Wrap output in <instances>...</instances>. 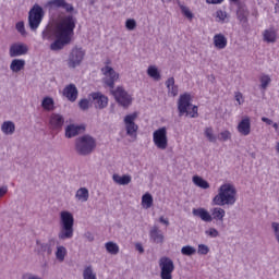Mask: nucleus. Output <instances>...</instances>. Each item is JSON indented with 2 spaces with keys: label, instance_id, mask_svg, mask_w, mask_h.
I'll use <instances>...</instances> for the list:
<instances>
[{
  "label": "nucleus",
  "instance_id": "nucleus-4",
  "mask_svg": "<svg viewBox=\"0 0 279 279\" xmlns=\"http://www.w3.org/2000/svg\"><path fill=\"white\" fill-rule=\"evenodd\" d=\"M97 147V140L92 135L85 134L75 140V151L78 156H90Z\"/></svg>",
  "mask_w": 279,
  "mask_h": 279
},
{
  "label": "nucleus",
  "instance_id": "nucleus-6",
  "mask_svg": "<svg viewBox=\"0 0 279 279\" xmlns=\"http://www.w3.org/2000/svg\"><path fill=\"white\" fill-rule=\"evenodd\" d=\"M45 19V10L39 4H34L28 13V25L33 32H36Z\"/></svg>",
  "mask_w": 279,
  "mask_h": 279
},
{
  "label": "nucleus",
  "instance_id": "nucleus-53",
  "mask_svg": "<svg viewBox=\"0 0 279 279\" xmlns=\"http://www.w3.org/2000/svg\"><path fill=\"white\" fill-rule=\"evenodd\" d=\"M262 121L264 123H266L267 125H274V120L269 119V118H266V117H263L262 118Z\"/></svg>",
  "mask_w": 279,
  "mask_h": 279
},
{
  "label": "nucleus",
  "instance_id": "nucleus-54",
  "mask_svg": "<svg viewBox=\"0 0 279 279\" xmlns=\"http://www.w3.org/2000/svg\"><path fill=\"white\" fill-rule=\"evenodd\" d=\"M207 3L209 4H214V5H217L219 3H223V0H206Z\"/></svg>",
  "mask_w": 279,
  "mask_h": 279
},
{
  "label": "nucleus",
  "instance_id": "nucleus-15",
  "mask_svg": "<svg viewBox=\"0 0 279 279\" xmlns=\"http://www.w3.org/2000/svg\"><path fill=\"white\" fill-rule=\"evenodd\" d=\"M51 243H54L53 239L49 240V243H43L40 240L36 241V248L35 252L39 256H44L45 252L47 253L48 256H51L53 250L51 248Z\"/></svg>",
  "mask_w": 279,
  "mask_h": 279
},
{
  "label": "nucleus",
  "instance_id": "nucleus-19",
  "mask_svg": "<svg viewBox=\"0 0 279 279\" xmlns=\"http://www.w3.org/2000/svg\"><path fill=\"white\" fill-rule=\"evenodd\" d=\"M84 130H86L84 125L69 124L65 128V138H75V136H80L81 132H84Z\"/></svg>",
  "mask_w": 279,
  "mask_h": 279
},
{
  "label": "nucleus",
  "instance_id": "nucleus-47",
  "mask_svg": "<svg viewBox=\"0 0 279 279\" xmlns=\"http://www.w3.org/2000/svg\"><path fill=\"white\" fill-rule=\"evenodd\" d=\"M125 27L126 29H129L130 32L136 29V21L134 19H129L125 22Z\"/></svg>",
  "mask_w": 279,
  "mask_h": 279
},
{
  "label": "nucleus",
  "instance_id": "nucleus-59",
  "mask_svg": "<svg viewBox=\"0 0 279 279\" xmlns=\"http://www.w3.org/2000/svg\"><path fill=\"white\" fill-rule=\"evenodd\" d=\"M147 71H158V68H156L155 65H150L148 66Z\"/></svg>",
  "mask_w": 279,
  "mask_h": 279
},
{
  "label": "nucleus",
  "instance_id": "nucleus-57",
  "mask_svg": "<svg viewBox=\"0 0 279 279\" xmlns=\"http://www.w3.org/2000/svg\"><path fill=\"white\" fill-rule=\"evenodd\" d=\"M272 128L275 129V131L277 132V134H279V125H278V123H274L272 122Z\"/></svg>",
  "mask_w": 279,
  "mask_h": 279
},
{
  "label": "nucleus",
  "instance_id": "nucleus-29",
  "mask_svg": "<svg viewBox=\"0 0 279 279\" xmlns=\"http://www.w3.org/2000/svg\"><path fill=\"white\" fill-rule=\"evenodd\" d=\"M193 183L199 189H204V190L210 189V183H208V181L204 180V178L199 175L193 177Z\"/></svg>",
  "mask_w": 279,
  "mask_h": 279
},
{
  "label": "nucleus",
  "instance_id": "nucleus-14",
  "mask_svg": "<svg viewBox=\"0 0 279 279\" xmlns=\"http://www.w3.org/2000/svg\"><path fill=\"white\" fill-rule=\"evenodd\" d=\"M238 132L242 136H250L252 133V120L245 116L238 124Z\"/></svg>",
  "mask_w": 279,
  "mask_h": 279
},
{
  "label": "nucleus",
  "instance_id": "nucleus-46",
  "mask_svg": "<svg viewBox=\"0 0 279 279\" xmlns=\"http://www.w3.org/2000/svg\"><path fill=\"white\" fill-rule=\"evenodd\" d=\"M210 252V248L206 244H199L197 253L201 254V256H206Z\"/></svg>",
  "mask_w": 279,
  "mask_h": 279
},
{
  "label": "nucleus",
  "instance_id": "nucleus-60",
  "mask_svg": "<svg viewBox=\"0 0 279 279\" xmlns=\"http://www.w3.org/2000/svg\"><path fill=\"white\" fill-rule=\"evenodd\" d=\"M209 82H215V75L208 76Z\"/></svg>",
  "mask_w": 279,
  "mask_h": 279
},
{
  "label": "nucleus",
  "instance_id": "nucleus-31",
  "mask_svg": "<svg viewBox=\"0 0 279 279\" xmlns=\"http://www.w3.org/2000/svg\"><path fill=\"white\" fill-rule=\"evenodd\" d=\"M166 86L173 97L178 95V86H175V78L169 77L166 81Z\"/></svg>",
  "mask_w": 279,
  "mask_h": 279
},
{
  "label": "nucleus",
  "instance_id": "nucleus-32",
  "mask_svg": "<svg viewBox=\"0 0 279 279\" xmlns=\"http://www.w3.org/2000/svg\"><path fill=\"white\" fill-rule=\"evenodd\" d=\"M11 71H23L25 69V60L15 59L11 62Z\"/></svg>",
  "mask_w": 279,
  "mask_h": 279
},
{
  "label": "nucleus",
  "instance_id": "nucleus-17",
  "mask_svg": "<svg viewBox=\"0 0 279 279\" xmlns=\"http://www.w3.org/2000/svg\"><path fill=\"white\" fill-rule=\"evenodd\" d=\"M104 75H105L102 78L104 84H106V86H108L109 88H111V90H113L114 82L119 81V73H117V71H105Z\"/></svg>",
  "mask_w": 279,
  "mask_h": 279
},
{
  "label": "nucleus",
  "instance_id": "nucleus-27",
  "mask_svg": "<svg viewBox=\"0 0 279 279\" xmlns=\"http://www.w3.org/2000/svg\"><path fill=\"white\" fill-rule=\"evenodd\" d=\"M41 108H44V110H47L48 112H51V110H54L56 102L53 101V98L45 97L41 101Z\"/></svg>",
  "mask_w": 279,
  "mask_h": 279
},
{
  "label": "nucleus",
  "instance_id": "nucleus-62",
  "mask_svg": "<svg viewBox=\"0 0 279 279\" xmlns=\"http://www.w3.org/2000/svg\"><path fill=\"white\" fill-rule=\"evenodd\" d=\"M276 150H277V153L279 154V142H278L277 145H276Z\"/></svg>",
  "mask_w": 279,
  "mask_h": 279
},
{
  "label": "nucleus",
  "instance_id": "nucleus-12",
  "mask_svg": "<svg viewBox=\"0 0 279 279\" xmlns=\"http://www.w3.org/2000/svg\"><path fill=\"white\" fill-rule=\"evenodd\" d=\"M89 97H92L93 104L98 110H104V108L108 107V98L101 92L92 93Z\"/></svg>",
  "mask_w": 279,
  "mask_h": 279
},
{
  "label": "nucleus",
  "instance_id": "nucleus-1",
  "mask_svg": "<svg viewBox=\"0 0 279 279\" xmlns=\"http://www.w3.org/2000/svg\"><path fill=\"white\" fill-rule=\"evenodd\" d=\"M77 25V19L73 15H65L59 20L56 24L54 29L51 26H47L43 33V40H53V37L57 39L50 45L51 51H60L64 49L66 45H71L73 36H75V27Z\"/></svg>",
  "mask_w": 279,
  "mask_h": 279
},
{
  "label": "nucleus",
  "instance_id": "nucleus-11",
  "mask_svg": "<svg viewBox=\"0 0 279 279\" xmlns=\"http://www.w3.org/2000/svg\"><path fill=\"white\" fill-rule=\"evenodd\" d=\"M84 56H86V52L82 48H73L68 60L69 66L71 69H75V66H80L82 64V60H84Z\"/></svg>",
  "mask_w": 279,
  "mask_h": 279
},
{
  "label": "nucleus",
  "instance_id": "nucleus-5",
  "mask_svg": "<svg viewBox=\"0 0 279 279\" xmlns=\"http://www.w3.org/2000/svg\"><path fill=\"white\" fill-rule=\"evenodd\" d=\"M191 106H193L191 104V94L185 93L181 95L178 101L179 117H184V114L189 117L190 114L192 119H197V117H199V113L197 112V106H193L192 111H189Z\"/></svg>",
  "mask_w": 279,
  "mask_h": 279
},
{
  "label": "nucleus",
  "instance_id": "nucleus-44",
  "mask_svg": "<svg viewBox=\"0 0 279 279\" xmlns=\"http://www.w3.org/2000/svg\"><path fill=\"white\" fill-rule=\"evenodd\" d=\"M15 28L22 36H27V32L25 31L24 22H17L15 25Z\"/></svg>",
  "mask_w": 279,
  "mask_h": 279
},
{
  "label": "nucleus",
  "instance_id": "nucleus-13",
  "mask_svg": "<svg viewBox=\"0 0 279 279\" xmlns=\"http://www.w3.org/2000/svg\"><path fill=\"white\" fill-rule=\"evenodd\" d=\"M29 51V47L23 43H15L11 45L9 53L11 58H17L19 56H25Z\"/></svg>",
  "mask_w": 279,
  "mask_h": 279
},
{
  "label": "nucleus",
  "instance_id": "nucleus-37",
  "mask_svg": "<svg viewBox=\"0 0 279 279\" xmlns=\"http://www.w3.org/2000/svg\"><path fill=\"white\" fill-rule=\"evenodd\" d=\"M181 254L183 256H194V254H197V250L194 246L185 245L181 248Z\"/></svg>",
  "mask_w": 279,
  "mask_h": 279
},
{
  "label": "nucleus",
  "instance_id": "nucleus-33",
  "mask_svg": "<svg viewBox=\"0 0 279 279\" xmlns=\"http://www.w3.org/2000/svg\"><path fill=\"white\" fill-rule=\"evenodd\" d=\"M278 38V35L276 34V31L274 29H266L264 32V40L266 43H274Z\"/></svg>",
  "mask_w": 279,
  "mask_h": 279
},
{
  "label": "nucleus",
  "instance_id": "nucleus-8",
  "mask_svg": "<svg viewBox=\"0 0 279 279\" xmlns=\"http://www.w3.org/2000/svg\"><path fill=\"white\" fill-rule=\"evenodd\" d=\"M110 93L122 108H130L132 106V96L123 87L119 86L116 89H111Z\"/></svg>",
  "mask_w": 279,
  "mask_h": 279
},
{
  "label": "nucleus",
  "instance_id": "nucleus-52",
  "mask_svg": "<svg viewBox=\"0 0 279 279\" xmlns=\"http://www.w3.org/2000/svg\"><path fill=\"white\" fill-rule=\"evenodd\" d=\"M85 239H87V241H89L92 243V241H95V236L93 235V233L90 232H86L84 234Z\"/></svg>",
  "mask_w": 279,
  "mask_h": 279
},
{
  "label": "nucleus",
  "instance_id": "nucleus-61",
  "mask_svg": "<svg viewBox=\"0 0 279 279\" xmlns=\"http://www.w3.org/2000/svg\"><path fill=\"white\" fill-rule=\"evenodd\" d=\"M105 70L106 71H113L112 68H110V66H106Z\"/></svg>",
  "mask_w": 279,
  "mask_h": 279
},
{
  "label": "nucleus",
  "instance_id": "nucleus-45",
  "mask_svg": "<svg viewBox=\"0 0 279 279\" xmlns=\"http://www.w3.org/2000/svg\"><path fill=\"white\" fill-rule=\"evenodd\" d=\"M219 141H230V138H232V133H230V131L226 130V131H222L220 132L219 134Z\"/></svg>",
  "mask_w": 279,
  "mask_h": 279
},
{
  "label": "nucleus",
  "instance_id": "nucleus-16",
  "mask_svg": "<svg viewBox=\"0 0 279 279\" xmlns=\"http://www.w3.org/2000/svg\"><path fill=\"white\" fill-rule=\"evenodd\" d=\"M51 130L60 131L64 126V116L60 113H51L49 119Z\"/></svg>",
  "mask_w": 279,
  "mask_h": 279
},
{
  "label": "nucleus",
  "instance_id": "nucleus-38",
  "mask_svg": "<svg viewBox=\"0 0 279 279\" xmlns=\"http://www.w3.org/2000/svg\"><path fill=\"white\" fill-rule=\"evenodd\" d=\"M83 279H97V275L93 271V266H87L83 270Z\"/></svg>",
  "mask_w": 279,
  "mask_h": 279
},
{
  "label": "nucleus",
  "instance_id": "nucleus-40",
  "mask_svg": "<svg viewBox=\"0 0 279 279\" xmlns=\"http://www.w3.org/2000/svg\"><path fill=\"white\" fill-rule=\"evenodd\" d=\"M180 10L187 21H193L194 15L193 12H191V9H189V7L180 5Z\"/></svg>",
  "mask_w": 279,
  "mask_h": 279
},
{
  "label": "nucleus",
  "instance_id": "nucleus-58",
  "mask_svg": "<svg viewBox=\"0 0 279 279\" xmlns=\"http://www.w3.org/2000/svg\"><path fill=\"white\" fill-rule=\"evenodd\" d=\"M275 12L279 13V0H277V3L275 4Z\"/></svg>",
  "mask_w": 279,
  "mask_h": 279
},
{
  "label": "nucleus",
  "instance_id": "nucleus-3",
  "mask_svg": "<svg viewBox=\"0 0 279 279\" xmlns=\"http://www.w3.org/2000/svg\"><path fill=\"white\" fill-rule=\"evenodd\" d=\"M213 202L216 206H234L236 204V189L232 184H222Z\"/></svg>",
  "mask_w": 279,
  "mask_h": 279
},
{
  "label": "nucleus",
  "instance_id": "nucleus-9",
  "mask_svg": "<svg viewBox=\"0 0 279 279\" xmlns=\"http://www.w3.org/2000/svg\"><path fill=\"white\" fill-rule=\"evenodd\" d=\"M159 267L161 269L160 278L161 279H173V270L175 269V265L172 259L169 257H161L159 259Z\"/></svg>",
  "mask_w": 279,
  "mask_h": 279
},
{
  "label": "nucleus",
  "instance_id": "nucleus-49",
  "mask_svg": "<svg viewBox=\"0 0 279 279\" xmlns=\"http://www.w3.org/2000/svg\"><path fill=\"white\" fill-rule=\"evenodd\" d=\"M205 234L211 236V239H217V236H219V231H217L215 228H210L209 230L205 231Z\"/></svg>",
  "mask_w": 279,
  "mask_h": 279
},
{
  "label": "nucleus",
  "instance_id": "nucleus-7",
  "mask_svg": "<svg viewBox=\"0 0 279 279\" xmlns=\"http://www.w3.org/2000/svg\"><path fill=\"white\" fill-rule=\"evenodd\" d=\"M153 142L157 149L165 151L169 147V137L167 136V128L162 126L154 131Z\"/></svg>",
  "mask_w": 279,
  "mask_h": 279
},
{
  "label": "nucleus",
  "instance_id": "nucleus-63",
  "mask_svg": "<svg viewBox=\"0 0 279 279\" xmlns=\"http://www.w3.org/2000/svg\"><path fill=\"white\" fill-rule=\"evenodd\" d=\"M232 3H239L241 0H230Z\"/></svg>",
  "mask_w": 279,
  "mask_h": 279
},
{
  "label": "nucleus",
  "instance_id": "nucleus-2",
  "mask_svg": "<svg viewBox=\"0 0 279 279\" xmlns=\"http://www.w3.org/2000/svg\"><path fill=\"white\" fill-rule=\"evenodd\" d=\"M59 226V241L73 239V233L75 232V229L73 228L75 226V218H73V214L71 211L63 210L60 213Z\"/></svg>",
  "mask_w": 279,
  "mask_h": 279
},
{
  "label": "nucleus",
  "instance_id": "nucleus-30",
  "mask_svg": "<svg viewBox=\"0 0 279 279\" xmlns=\"http://www.w3.org/2000/svg\"><path fill=\"white\" fill-rule=\"evenodd\" d=\"M142 206L143 208L149 209L154 206V196L151 194L146 193L142 196Z\"/></svg>",
  "mask_w": 279,
  "mask_h": 279
},
{
  "label": "nucleus",
  "instance_id": "nucleus-22",
  "mask_svg": "<svg viewBox=\"0 0 279 279\" xmlns=\"http://www.w3.org/2000/svg\"><path fill=\"white\" fill-rule=\"evenodd\" d=\"M149 235H150L153 243H157V244L165 243V235L162 234L160 229H158V227L154 226L150 229Z\"/></svg>",
  "mask_w": 279,
  "mask_h": 279
},
{
  "label": "nucleus",
  "instance_id": "nucleus-50",
  "mask_svg": "<svg viewBox=\"0 0 279 279\" xmlns=\"http://www.w3.org/2000/svg\"><path fill=\"white\" fill-rule=\"evenodd\" d=\"M234 97H235V101H238L239 106H242V104L245 102V99L243 98V94L241 92H235Z\"/></svg>",
  "mask_w": 279,
  "mask_h": 279
},
{
  "label": "nucleus",
  "instance_id": "nucleus-48",
  "mask_svg": "<svg viewBox=\"0 0 279 279\" xmlns=\"http://www.w3.org/2000/svg\"><path fill=\"white\" fill-rule=\"evenodd\" d=\"M147 75L155 80V82H160V72L159 71H147Z\"/></svg>",
  "mask_w": 279,
  "mask_h": 279
},
{
  "label": "nucleus",
  "instance_id": "nucleus-21",
  "mask_svg": "<svg viewBox=\"0 0 279 279\" xmlns=\"http://www.w3.org/2000/svg\"><path fill=\"white\" fill-rule=\"evenodd\" d=\"M192 215H194V217H199V219L206 223H210V221H213V216L205 208L193 209Z\"/></svg>",
  "mask_w": 279,
  "mask_h": 279
},
{
  "label": "nucleus",
  "instance_id": "nucleus-56",
  "mask_svg": "<svg viewBox=\"0 0 279 279\" xmlns=\"http://www.w3.org/2000/svg\"><path fill=\"white\" fill-rule=\"evenodd\" d=\"M159 222L163 223L165 226H169V220L165 219V217H162V216L159 218Z\"/></svg>",
  "mask_w": 279,
  "mask_h": 279
},
{
  "label": "nucleus",
  "instance_id": "nucleus-26",
  "mask_svg": "<svg viewBox=\"0 0 279 279\" xmlns=\"http://www.w3.org/2000/svg\"><path fill=\"white\" fill-rule=\"evenodd\" d=\"M223 217H226V210L221 207H215L211 210V219H215L216 221H221L223 223Z\"/></svg>",
  "mask_w": 279,
  "mask_h": 279
},
{
  "label": "nucleus",
  "instance_id": "nucleus-39",
  "mask_svg": "<svg viewBox=\"0 0 279 279\" xmlns=\"http://www.w3.org/2000/svg\"><path fill=\"white\" fill-rule=\"evenodd\" d=\"M259 81H260V88H263V90H267V86L271 84V77H269V75L267 74H263L259 77Z\"/></svg>",
  "mask_w": 279,
  "mask_h": 279
},
{
  "label": "nucleus",
  "instance_id": "nucleus-23",
  "mask_svg": "<svg viewBox=\"0 0 279 279\" xmlns=\"http://www.w3.org/2000/svg\"><path fill=\"white\" fill-rule=\"evenodd\" d=\"M112 180H113V182H116V184H119L120 186H128V184H130L132 182V175L123 174L121 177L118 173H114L112 175Z\"/></svg>",
  "mask_w": 279,
  "mask_h": 279
},
{
  "label": "nucleus",
  "instance_id": "nucleus-41",
  "mask_svg": "<svg viewBox=\"0 0 279 279\" xmlns=\"http://www.w3.org/2000/svg\"><path fill=\"white\" fill-rule=\"evenodd\" d=\"M216 19H218L220 23H226V19H228V13L226 11L218 10L216 12Z\"/></svg>",
  "mask_w": 279,
  "mask_h": 279
},
{
  "label": "nucleus",
  "instance_id": "nucleus-18",
  "mask_svg": "<svg viewBox=\"0 0 279 279\" xmlns=\"http://www.w3.org/2000/svg\"><path fill=\"white\" fill-rule=\"evenodd\" d=\"M77 95H80V92L75 84H70L63 89V97L68 98V101H77Z\"/></svg>",
  "mask_w": 279,
  "mask_h": 279
},
{
  "label": "nucleus",
  "instance_id": "nucleus-20",
  "mask_svg": "<svg viewBox=\"0 0 279 279\" xmlns=\"http://www.w3.org/2000/svg\"><path fill=\"white\" fill-rule=\"evenodd\" d=\"M48 7L49 8H62L63 10H65V12H73V10H75L73 8V4L68 3L66 0H49Z\"/></svg>",
  "mask_w": 279,
  "mask_h": 279
},
{
  "label": "nucleus",
  "instance_id": "nucleus-43",
  "mask_svg": "<svg viewBox=\"0 0 279 279\" xmlns=\"http://www.w3.org/2000/svg\"><path fill=\"white\" fill-rule=\"evenodd\" d=\"M78 108L84 111L88 110V108H90V101L86 98L81 99L78 101Z\"/></svg>",
  "mask_w": 279,
  "mask_h": 279
},
{
  "label": "nucleus",
  "instance_id": "nucleus-24",
  "mask_svg": "<svg viewBox=\"0 0 279 279\" xmlns=\"http://www.w3.org/2000/svg\"><path fill=\"white\" fill-rule=\"evenodd\" d=\"M214 46L216 49H226L228 47V38L223 34H216L214 36Z\"/></svg>",
  "mask_w": 279,
  "mask_h": 279
},
{
  "label": "nucleus",
  "instance_id": "nucleus-34",
  "mask_svg": "<svg viewBox=\"0 0 279 279\" xmlns=\"http://www.w3.org/2000/svg\"><path fill=\"white\" fill-rule=\"evenodd\" d=\"M105 247L108 254H112L113 256H117V254H119V245L114 242H107L105 244Z\"/></svg>",
  "mask_w": 279,
  "mask_h": 279
},
{
  "label": "nucleus",
  "instance_id": "nucleus-51",
  "mask_svg": "<svg viewBox=\"0 0 279 279\" xmlns=\"http://www.w3.org/2000/svg\"><path fill=\"white\" fill-rule=\"evenodd\" d=\"M135 250L137 252H140V254H145V248L143 247V244H141V243L135 244Z\"/></svg>",
  "mask_w": 279,
  "mask_h": 279
},
{
  "label": "nucleus",
  "instance_id": "nucleus-42",
  "mask_svg": "<svg viewBox=\"0 0 279 279\" xmlns=\"http://www.w3.org/2000/svg\"><path fill=\"white\" fill-rule=\"evenodd\" d=\"M238 20L240 23H247V11L238 10Z\"/></svg>",
  "mask_w": 279,
  "mask_h": 279
},
{
  "label": "nucleus",
  "instance_id": "nucleus-35",
  "mask_svg": "<svg viewBox=\"0 0 279 279\" xmlns=\"http://www.w3.org/2000/svg\"><path fill=\"white\" fill-rule=\"evenodd\" d=\"M204 135L207 137L209 143H217V135H215L213 128H205Z\"/></svg>",
  "mask_w": 279,
  "mask_h": 279
},
{
  "label": "nucleus",
  "instance_id": "nucleus-10",
  "mask_svg": "<svg viewBox=\"0 0 279 279\" xmlns=\"http://www.w3.org/2000/svg\"><path fill=\"white\" fill-rule=\"evenodd\" d=\"M135 119H138V112H133L124 117L126 134L132 138H136V132H138V124H135Z\"/></svg>",
  "mask_w": 279,
  "mask_h": 279
},
{
  "label": "nucleus",
  "instance_id": "nucleus-28",
  "mask_svg": "<svg viewBox=\"0 0 279 279\" xmlns=\"http://www.w3.org/2000/svg\"><path fill=\"white\" fill-rule=\"evenodd\" d=\"M75 197L78 202H86L90 194L88 193L87 187H81L76 191Z\"/></svg>",
  "mask_w": 279,
  "mask_h": 279
},
{
  "label": "nucleus",
  "instance_id": "nucleus-36",
  "mask_svg": "<svg viewBox=\"0 0 279 279\" xmlns=\"http://www.w3.org/2000/svg\"><path fill=\"white\" fill-rule=\"evenodd\" d=\"M66 256V247L64 246H58L56 252V258L60 263H64V258Z\"/></svg>",
  "mask_w": 279,
  "mask_h": 279
},
{
  "label": "nucleus",
  "instance_id": "nucleus-64",
  "mask_svg": "<svg viewBox=\"0 0 279 279\" xmlns=\"http://www.w3.org/2000/svg\"><path fill=\"white\" fill-rule=\"evenodd\" d=\"M162 1V3H169V2H171L172 0H161Z\"/></svg>",
  "mask_w": 279,
  "mask_h": 279
},
{
  "label": "nucleus",
  "instance_id": "nucleus-25",
  "mask_svg": "<svg viewBox=\"0 0 279 279\" xmlns=\"http://www.w3.org/2000/svg\"><path fill=\"white\" fill-rule=\"evenodd\" d=\"M1 132L7 136H11L16 132V125L12 121H4L1 125Z\"/></svg>",
  "mask_w": 279,
  "mask_h": 279
},
{
  "label": "nucleus",
  "instance_id": "nucleus-55",
  "mask_svg": "<svg viewBox=\"0 0 279 279\" xmlns=\"http://www.w3.org/2000/svg\"><path fill=\"white\" fill-rule=\"evenodd\" d=\"M5 193H8V186L0 187V197H3V195H5Z\"/></svg>",
  "mask_w": 279,
  "mask_h": 279
}]
</instances>
